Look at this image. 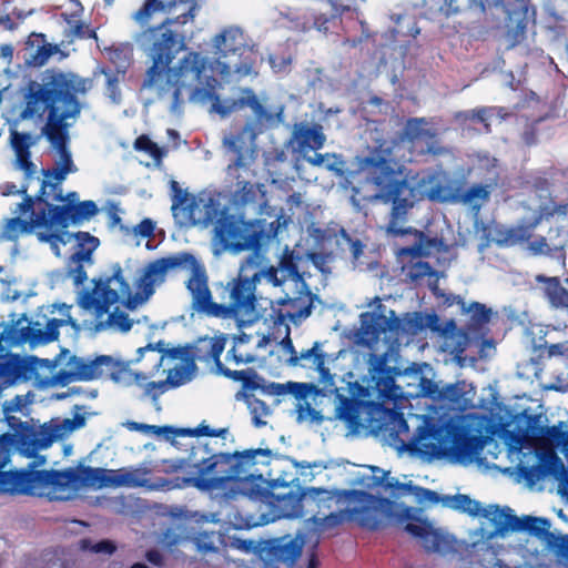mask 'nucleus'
<instances>
[{
  "instance_id": "obj_1",
  "label": "nucleus",
  "mask_w": 568,
  "mask_h": 568,
  "mask_svg": "<svg viewBox=\"0 0 568 568\" xmlns=\"http://www.w3.org/2000/svg\"><path fill=\"white\" fill-rule=\"evenodd\" d=\"M214 48L219 55L214 62H209L207 58L196 51L185 53L174 70H169V79L159 85L158 97L169 95L172 108L176 109L183 102V91L187 90L191 101L201 103L211 101L212 111L223 118L248 106L256 119H271L272 115L251 88L242 89V95L239 99L222 101L216 93L220 80L227 81L232 73L246 77L253 70L254 61L251 57H243L247 50L240 29L229 28L216 34Z\"/></svg>"
},
{
  "instance_id": "obj_2",
  "label": "nucleus",
  "mask_w": 568,
  "mask_h": 568,
  "mask_svg": "<svg viewBox=\"0 0 568 568\" xmlns=\"http://www.w3.org/2000/svg\"><path fill=\"white\" fill-rule=\"evenodd\" d=\"M358 170L365 175L366 181L376 187V196L383 203L392 205L386 232L395 237L413 236L410 245L399 247L396 252L400 260L409 258L406 265L407 277L415 284H420L425 277H428V285L437 287V271L428 262H415V260L439 252L443 241L436 236L430 237L423 231L404 226L410 210L422 199L420 192L406 180L399 179L390 161L379 153H372L361 159Z\"/></svg>"
},
{
  "instance_id": "obj_3",
  "label": "nucleus",
  "mask_w": 568,
  "mask_h": 568,
  "mask_svg": "<svg viewBox=\"0 0 568 568\" xmlns=\"http://www.w3.org/2000/svg\"><path fill=\"white\" fill-rule=\"evenodd\" d=\"M92 80L57 68L47 69L40 80H29L21 89L23 119L42 118L47 121L42 134L59 154L54 165L77 172L71 152L68 149L69 119H77L82 110L79 94H85Z\"/></svg>"
},
{
  "instance_id": "obj_4",
  "label": "nucleus",
  "mask_w": 568,
  "mask_h": 568,
  "mask_svg": "<svg viewBox=\"0 0 568 568\" xmlns=\"http://www.w3.org/2000/svg\"><path fill=\"white\" fill-rule=\"evenodd\" d=\"M164 10L169 17L155 27L143 30L138 42L144 48L148 57L152 61L148 69L142 87L144 89L159 90L162 81L169 79L170 64L179 51L185 50V37L173 26H184L193 21L199 4L196 0H146L144 4L134 13V19L140 24H145L151 14L155 11Z\"/></svg>"
},
{
  "instance_id": "obj_5",
  "label": "nucleus",
  "mask_w": 568,
  "mask_h": 568,
  "mask_svg": "<svg viewBox=\"0 0 568 568\" xmlns=\"http://www.w3.org/2000/svg\"><path fill=\"white\" fill-rule=\"evenodd\" d=\"M185 287L191 294V306L199 314L221 320H236L255 308V284L247 277L239 276L227 284L214 285L219 302H214L209 287L205 265L200 261L195 274L190 275Z\"/></svg>"
},
{
  "instance_id": "obj_6",
  "label": "nucleus",
  "mask_w": 568,
  "mask_h": 568,
  "mask_svg": "<svg viewBox=\"0 0 568 568\" xmlns=\"http://www.w3.org/2000/svg\"><path fill=\"white\" fill-rule=\"evenodd\" d=\"M93 288L85 290L79 297V306L93 314V327L95 333L111 331L128 333L133 326V320L124 311L110 307L120 301V294L130 293V284L123 276L122 266L119 263L112 265V274L105 278L93 280Z\"/></svg>"
},
{
  "instance_id": "obj_7",
  "label": "nucleus",
  "mask_w": 568,
  "mask_h": 568,
  "mask_svg": "<svg viewBox=\"0 0 568 568\" xmlns=\"http://www.w3.org/2000/svg\"><path fill=\"white\" fill-rule=\"evenodd\" d=\"M267 448L245 449L243 452L219 453L203 457L194 466L197 476L193 477V487L202 491L219 489L226 481L248 475L257 458H270Z\"/></svg>"
},
{
  "instance_id": "obj_8",
  "label": "nucleus",
  "mask_w": 568,
  "mask_h": 568,
  "mask_svg": "<svg viewBox=\"0 0 568 568\" xmlns=\"http://www.w3.org/2000/svg\"><path fill=\"white\" fill-rule=\"evenodd\" d=\"M334 496L333 491L316 487L306 488L300 495H287L283 499L284 507L290 505L291 508L285 509L283 515L287 518H303L307 513H312L308 520H312L320 534L333 530L345 521H349V508L331 513L324 517L317 516L323 507L331 508Z\"/></svg>"
},
{
  "instance_id": "obj_9",
  "label": "nucleus",
  "mask_w": 568,
  "mask_h": 568,
  "mask_svg": "<svg viewBox=\"0 0 568 568\" xmlns=\"http://www.w3.org/2000/svg\"><path fill=\"white\" fill-rule=\"evenodd\" d=\"M44 211L45 230L39 232L38 240L49 243L57 255L60 254L59 243L65 244L67 233L63 230L70 225H79L98 214L99 209L94 201L85 200L80 203L51 204Z\"/></svg>"
},
{
  "instance_id": "obj_10",
  "label": "nucleus",
  "mask_w": 568,
  "mask_h": 568,
  "mask_svg": "<svg viewBox=\"0 0 568 568\" xmlns=\"http://www.w3.org/2000/svg\"><path fill=\"white\" fill-rule=\"evenodd\" d=\"M477 7L485 12L486 8L501 7L507 13V37L510 47L524 41L529 22L534 21L535 10L530 8L529 0H516L514 7L509 8L505 0H444L440 11L449 17L460 12L463 9Z\"/></svg>"
},
{
  "instance_id": "obj_11",
  "label": "nucleus",
  "mask_w": 568,
  "mask_h": 568,
  "mask_svg": "<svg viewBox=\"0 0 568 568\" xmlns=\"http://www.w3.org/2000/svg\"><path fill=\"white\" fill-rule=\"evenodd\" d=\"M363 496L364 500L359 507L348 509L349 521H355L362 528L377 530L390 525H402L410 518L408 507H400L384 497L365 493Z\"/></svg>"
},
{
  "instance_id": "obj_12",
  "label": "nucleus",
  "mask_w": 568,
  "mask_h": 568,
  "mask_svg": "<svg viewBox=\"0 0 568 568\" xmlns=\"http://www.w3.org/2000/svg\"><path fill=\"white\" fill-rule=\"evenodd\" d=\"M316 300L317 296L311 292L308 285L301 281L296 295L291 297L286 294L277 300L272 306L270 317L274 326L285 325L288 329V322L297 325L312 314Z\"/></svg>"
},
{
  "instance_id": "obj_13",
  "label": "nucleus",
  "mask_w": 568,
  "mask_h": 568,
  "mask_svg": "<svg viewBox=\"0 0 568 568\" xmlns=\"http://www.w3.org/2000/svg\"><path fill=\"white\" fill-rule=\"evenodd\" d=\"M490 523L494 525V535L504 536L508 531H528L537 538L551 542L555 535L549 531L550 521L547 518L524 516L521 518L513 514L509 507L495 506Z\"/></svg>"
},
{
  "instance_id": "obj_14",
  "label": "nucleus",
  "mask_w": 568,
  "mask_h": 568,
  "mask_svg": "<svg viewBox=\"0 0 568 568\" xmlns=\"http://www.w3.org/2000/svg\"><path fill=\"white\" fill-rule=\"evenodd\" d=\"M151 469L134 468L113 471V487L144 488L148 491H171L193 487V477H173L150 479Z\"/></svg>"
},
{
  "instance_id": "obj_15",
  "label": "nucleus",
  "mask_w": 568,
  "mask_h": 568,
  "mask_svg": "<svg viewBox=\"0 0 568 568\" xmlns=\"http://www.w3.org/2000/svg\"><path fill=\"white\" fill-rule=\"evenodd\" d=\"M200 261L192 253L185 251L156 258L149 263L141 278L146 297L153 293V285L155 283L164 281L168 271L183 268L189 271L190 275H193Z\"/></svg>"
},
{
  "instance_id": "obj_16",
  "label": "nucleus",
  "mask_w": 568,
  "mask_h": 568,
  "mask_svg": "<svg viewBox=\"0 0 568 568\" xmlns=\"http://www.w3.org/2000/svg\"><path fill=\"white\" fill-rule=\"evenodd\" d=\"M214 241L223 251L241 252L258 245L255 233L250 234L233 215L220 217L214 225Z\"/></svg>"
},
{
  "instance_id": "obj_17",
  "label": "nucleus",
  "mask_w": 568,
  "mask_h": 568,
  "mask_svg": "<svg viewBox=\"0 0 568 568\" xmlns=\"http://www.w3.org/2000/svg\"><path fill=\"white\" fill-rule=\"evenodd\" d=\"M55 362L64 364L77 381H93L105 374L114 375L113 367L115 363L113 358L108 355H100L94 359L87 361L82 357L71 355L68 349H62L57 356Z\"/></svg>"
},
{
  "instance_id": "obj_18",
  "label": "nucleus",
  "mask_w": 568,
  "mask_h": 568,
  "mask_svg": "<svg viewBox=\"0 0 568 568\" xmlns=\"http://www.w3.org/2000/svg\"><path fill=\"white\" fill-rule=\"evenodd\" d=\"M283 345L290 353L288 363L291 366L315 369L320 374V382L322 384H325L326 387L333 385V374L326 367L327 354L323 351L321 342H314L311 348L297 352L291 338L286 336L283 339Z\"/></svg>"
},
{
  "instance_id": "obj_19",
  "label": "nucleus",
  "mask_w": 568,
  "mask_h": 568,
  "mask_svg": "<svg viewBox=\"0 0 568 568\" xmlns=\"http://www.w3.org/2000/svg\"><path fill=\"white\" fill-rule=\"evenodd\" d=\"M6 422L14 430L13 434H3L11 436L10 452L13 450V447L22 446L24 452L32 453L39 447H50L52 445V437L43 435L42 425L38 427L30 425L28 422H22L10 414H6Z\"/></svg>"
},
{
  "instance_id": "obj_20",
  "label": "nucleus",
  "mask_w": 568,
  "mask_h": 568,
  "mask_svg": "<svg viewBox=\"0 0 568 568\" xmlns=\"http://www.w3.org/2000/svg\"><path fill=\"white\" fill-rule=\"evenodd\" d=\"M225 339L221 337H205L199 342L194 347L193 357L201 362L213 361L216 367V372L233 381L240 382L241 384L245 379L246 375L250 374V368L246 369H231L226 367L220 359L221 354L224 351Z\"/></svg>"
},
{
  "instance_id": "obj_21",
  "label": "nucleus",
  "mask_w": 568,
  "mask_h": 568,
  "mask_svg": "<svg viewBox=\"0 0 568 568\" xmlns=\"http://www.w3.org/2000/svg\"><path fill=\"white\" fill-rule=\"evenodd\" d=\"M11 436L0 435V493L9 495H26V469L3 470L10 464Z\"/></svg>"
},
{
  "instance_id": "obj_22",
  "label": "nucleus",
  "mask_w": 568,
  "mask_h": 568,
  "mask_svg": "<svg viewBox=\"0 0 568 568\" xmlns=\"http://www.w3.org/2000/svg\"><path fill=\"white\" fill-rule=\"evenodd\" d=\"M404 530L420 539L422 546L427 552L446 554L453 548L448 536L433 529L426 520L417 519L415 523H407Z\"/></svg>"
},
{
  "instance_id": "obj_23",
  "label": "nucleus",
  "mask_w": 568,
  "mask_h": 568,
  "mask_svg": "<svg viewBox=\"0 0 568 568\" xmlns=\"http://www.w3.org/2000/svg\"><path fill=\"white\" fill-rule=\"evenodd\" d=\"M36 361V357L0 354V384L11 386L20 379H29Z\"/></svg>"
},
{
  "instance_id": "obj_24",
  "label": "nucleus",
  "mask_w": 568,
  "mask_h": 568,
  "mask_svg": "<svg viewBox=\"0 0 568 568\" xmlns=\"http://www.w3.org/2000/svg\"><path fill=\"white\" fill-rule=\"evenodd\" d=\"M58 52L59 44L49 43L43 33L32 32L24 42L23 60L29 67L41 68Z\"/></svg>"
},
{
  "instance_id": "obj_25",
  "label": "nucleus",
  "mask_w": 568,
  "mask_h": 568,
  "mask_svg": "<svg viewBox=\"0 0 568 568\" xmlns=\"http://www.w3.org/2000/svg\"><path fill=\"white\" fill-rule=\"evenodd\" d=\"M11 148L16 153V165L24 173V180H31L37 172L36 164L31 161V146L36 144V139L29 132H10Z\"/></svg>"
},
{
  "instance_id": "obj_26",
  "label": "nucleus",
  "mask_w": 568,
  "mask_h": 568,
  "mask_svg": "<svg viewBox=\"0 0 568 568\" xmlns=\"http://www.w3.org/2000/svg\"><path fill=\"white\" fill-rule=\"evenodd\" d=\"M334 378L335 376L333 375V379ZM323 389L335 394V418L345 422L349 427H357L359 425V408L362 402L355 397L341 394L338 388L335 387L334 381L332 386L326 387L325 384H323Z\"/></svg>"
},
{
  "instance_id": "obj_27",
  "label": "nucleus",
  "mask_w": 568,
  "mask_h": 568,
  "mask_svg": "<svg viewBox=\"0 0 568 568\" xmlns=\"http://www.w3.org/2000/svg\"><path fill=\"white\" fill-rule=\"evenodd\" d=\"M293 140L301 151H316L324 146L326 136L320 123L301 122L294 125Z\"/></svg>"
},
{
  "instance_id": "obj_28",
  "label": "nucleus",
  "mask_w": 568,
  "mask_h": 568,
  "mask_svg": "<svg viewBox=\"0 0 568 568\" xmlns=\"http://www.w3.org/2000/svg\"><path fill=\"white\" fill-rule=\"evenodd\" d=\"M44 227V211L39 210L30 220H22L19 216L8 219L3 225V235L9 241H16L21 234H30L34 229Z\"/></svg>"
},
{
  "instance_id": "obj_29",
  "label": "nucleus",
  "mask_w": 568,
  "mask_h": 568,
  "mask_svg": "<svg viewBox=\"0 0 568 568\" xmlns=\"http://www.w3.org/2000/svg\"><path fill=\"white\" fill-rule=\"evenodd\" d=\"M73 485L93 486L97 488L113 487V470L80 465L74 468Z\"/></svg>"
},
{
  "instance_id": "obj_30",
  "label": "nucleus",
  "mask_w": 568,
  "mask_h": 568,
  "mask_svg": "<svg viewBox=\"0 0 568 568\" xmlns=\"http://www.w3.org/2000/svg\"><path fill=\"white\" fill-rule=\"evenodd\" d=\"M446 505L452 509L467 514L471 517L481 516L490 520L496 505H490L488 508H483L481 504L471 499L468 495L456 494L453 497H445Z\"/></svg>"
},
{
  "instance_id": "obj_31",
  "label": "nucleus",
  "mask_w": 568,
  "mask_h": 568,
  "mask_svg": "<svg viewBox=\"0 0 568 568\" xmlns=\"http://www.w3.org/2000/svg\"><path fill=\"white\" fill-rule=\"evenodd\" d=\"M372 381L377 392L385 398H392L395 389V377L393 369L387 366L385 359L379 358L371 368Z\"/></svg>"
},
{
  "instance_id": "obj_32",
  "label": "nucleus",
  "mask_w": 568,
  "mask_h": 568,
  "mask_svg": "<svg viewBox=\"0 0 568 568\" xmlns=\"http://www.w3.org/2000/svg\"><path fill=\"white\" fill-rule=\"evenodd\" d=\"M384 158L387 160L386 156H384ZM388 161H390L394 170L398 172L399 179L406 180L410 185L415 186L420 192V194H422L420 200H423L425 196V192H423L416 184L412 183L406 178H403L400 168H397L396 163L393 160L388 159ZM435 178H436L435 175H432V178L429 179V182L432 183V185L426 191L427 197L430 201H436V202H440V203L456 202L457 193H454L449 186L443 184L440 181L434 182Z\"/></svg>"
},
{
  "instance_id": "obj_33",
  "label": "nucleus",
  "mask_w": 568,
  "mask_h": 568,
  "mask_svg": "<svg viewBox=\"0 0 568 568\" xmlns=\"http://www.w3.org/2000/svg\"><path fill=\"white\" fill-rule=\"evenodd\" d=\"M77 241L75 251L70 256L71 262H85L91 264L93 252L98 248L100 241L89 232H77L73 234Z\"/></svg>"
},
{
  "instance_id": "obj_34",
  "label": "nucleus",
  "mask_w": 568,
  "mask_h": 568,
  "mask_svg": "<svg viewBox=\"0 0 568 568\" xmlns=\"http://www.w3.org/2000/svg\"><path fill=\"white\" fill-rule=\"evenodd\" d=\"M85 424V417L81 414L74 415L73 418H65L61 423L50 422L42 425L43 435L52 437V443L57 439L62 438L67 434L83 427Z\"/></svg>"
},
{
  "instance_id": "obj_35",
  "label": "nucleus",
  "mask_w": 568,
  "mask_h": 568,
  "mask_svg": "<svg viewBox=\"0 0 568 568\" xmlns=\"http://www.w3.org/2000/svg\"><path fill=\"white\" fill-rule=\"evenodd\" d=\"M302 547L295 540L274 542L267 548V557L277 564L292 565L301 555Z\"/></svg>"
},
{
  "instance_id": "obj_36",
  "label": "nucleus",
  "mask_w": 568,
  "mask_h": 568,
  "mask_svg": "<svg viewBox=\"0 0 568 568\" xmlns=\"http://www.w3.org/2000/svg\"><path fill=\"white\" fill-rule=\"evenodd\" d=\"M389 327L386 322V315L376 312H365L361 314V328L365 336L371 341H377L382 334Z\"/></svg>"
},
{
  "instance_id": "obj_37",
  "label": "nucleus",
  "mask_w": 568,
  "mask_h": 568,
  "mask_svg": "<svg viewBox=\"0 0 568 568\" xmlns=\"http://www.w3.org/2000/svg\"><path fill=\"white\" fill-rule=\"evenodd\" d=\"M539 433L540 444L544 447L568 450V429L562 427V423H559V425L540 427Z\"/></svg>"
},
{
  "instance_id": "obj_38",
  "label": "nucleus",
  "mask_w": 568,
  "mask_h": 568,
  "mask_svg": "<svg viewBox=\"0 0 568 568\" xmlns=\"http://www.w3.org/2000/svg\"><path fill=\"white\" fill-rule=\"evenodd\" d=\"M449 433L453 437V447L459 455L469 456L476 450L479 443L477 436L468 435L459 426H453Z\"/></svg>"
},
{
  "instance_id": "obj_39",
  "label": "nucleus",
  "mask_w": 568,
  "mask_h": 568,
  "mask_svg": "<svg viewBox=\"0 0 568 568\" xmlns=\"http://www.w3.org/2000/svg\"><path fill=\"white\" fill-rule=\"evenodd\" d=\"M236 179L235 190L233 192V199L235 203L246 205L255 203L257 200V193L262 192L263 185L253 184L250 181L242 180L240 174L234 175Z\"/></svg>"
},
{
  "instance_id": "obj_40",
  "label": "nucleus",
  "mask_w": 568,
  "mask_h": 568,
  "mask_svg": "<svg viewBox=\"0 0 568 568\" xmlns=\"http://www.w3.org/2000/svg\"><path fill=\"white\" fill-rule=\"evenodd\" d=\"M240 493L251 500L263 503L272 495L271 490L263 485L262 476L253 478L251 475L242 481Z\"/></svg>"
},
{
  "instance_id": "obj_41",
  "label": "nucleus",
  "mask_w": 568,
  "mask_h": 568,
  "mask_svg": "<svg viewBox=\"0 0 568 568\" xmlns=\"http://www.w3.org/2000/svg\"><path fill=\"white\" fill-rule=\"evenodd\" d=\"M462 314L469 315V327L474 329L483 328L491 318V310L479 302H471L469 305L466 304Z\"/></svg>"
},
{
  "instance_id": "obj_42",
  "label": "nucleus",
  "mask_w": 568,
  "mask_h": 568,
  "mask_svg": "<svg viewBox=\"0 0 568 568\" xmlns=\"http://www.w3.org/2000/svg\"><path fill=\"white\" fill-rule=\"evenodd\" d=\"M48 185H49V181L42 180L40 190L36 196H31L27 193L22 194L24 197H23V201L18 204V212H20L21 214L30 213L31 217H33V214H37L39 212V211H34L36 203L39 205H42L41 209H49L50 202L48 201V194H47Z\"/></svg>"
},
{
  "instance_id": "obj_43",
  "label": "nucleus",
  "mask_w": 568,
  "mask_h": 568,
  "mask_svg": "<svg viewBox=\"0 0 568 568\" xmlns=\"http://www.w3.org/2000/svg\"><path fill=\"white\" fill-rule=\"evenodd\" d=\"M235 398L237 400L245 402L252 414L253 424L256 427H261L262 425L265 424L264 422L261 420V417L267 416L270 414V408L265 402L246 392H237L235 394Z\"/></svg>"
},
{
  "instance_id": "obj_44",
  "label": "nucleus",
  "mask_w": 568,
  "mask_h": 568,
  "mask_svg": "<svg viewBox=\"0 0 568 568\" xmlns=\"http://www.w3.org/2000/svg\"><path fill=\"white\" fill-rule=\"evenodd\" d=\"M67 323H71L74 325L72 318L69 321L60 320V318H50L48 320L45 327L43 329L37 328L32 329V338L40 343H50L54 342L60 336V327L65 325Z\"/></svg>"
},
{
  "instance_id": "obj_45",
  "label": "nucleus",
  "mask_w": 568,
  "mask_h": 568,
  "mask_svg": "<svg viewBox=\"0 0 568 568\" xmlns=\"http://www.w3.org/2000/svg\"><path fill=\"white\" fill-rule=\"evenodd\" d=\"M490 190L488 185L473 184L462 194L457 193V201L469 204L473 209L479 210L481 203L489 200Z\"/></svg>"
},
{
  "instance_id": "obj_46",
  "label": "nucleus",
  "mask_w": 568,
  "mask_h": 568,
  "mask_svg": "<svg viewBox=\"0 0 568 568\" xmlns=\"http://www.w3.org/2000/svg\"><path fill=\"white\" fill-rule=\"evenodd\" d=\"M53 474L50 470L26 469V495H36L37 489L51 487Z\"/></svg>"
},
{
  "instance_id": "obj_47",
  "label": "nucleus",
  "mask_w": 568,
  "mask_h": 568,
  "mask_svg": "<svg viewBox=\"0 0 568 568\" xmlns=\"http://www.w3.org/2000/svg\"><path fill=\"white\" fill-rule=\"evenodd\" d=\"M68 29L65 37L72 42L74 39H98L97 32L84 22L77 19V14L65 18Z\"/></svg>"
},
{
  "instance_id": "obj_48",
  "label": "nucleus",
  "mask_w": 568,
  "mask_h": 568,
  "mask_svg": "<svg viewBox=\"0 0 568 568\" xmlns=\"http://www.w3.org/2000/svg\"><path fill=\"white\" fill-rule=\"evenodd\" d=\"M534 349L539 359H551L554 357L568 358V338L551 344L545 342L544 344L536 345Z\"/></svg>"
},
{
  "instance_id": "obj_49",
  "label": "nucleus",
  "mask_w": 568,
  "mask_h": 568,
  "mask_svg": "<svg viewBox=\"0 0 568 568\" xmlns=\"http://www.w3.org/2000/svg\"><path fill=\"white\" fill-rule=\"evenodd\" d=\"M500 236L498 242L506 245H517L525 242L528 244V241L532 237L524 223L506 229L500 232Z\"/></svg>"
},
{
  "instance_id": "obj_50",
  "label": "nucleus",
  "mask_w": 568,
  "mask_h": 568,
  "mask_svg": "<svg viewBox=\"0 0 568 568\" xmlns=\"http://www.w3.org/2000/svg\"><path fill=\"white\" fill-rule=\"evenodd\" d=\"M133 146L136 151L148 153L155 161L156 164H160L165 155V151L162 148H160L155 142H153L146 134H141L140 136H138L134 141Z\"/></svg>"
},
{
  "instance_id": "obj_51",
  "label": "nucleus",
  "mask_w": 568,
  "mask_h": 568,
  "mask_svg": "<svg viewBox=\"0 0 568 568\" xmlns=\"http://www.w3.org/2000/svg\"><path fill=\"white\" fill-rule=\"evenodd\" d=\"M171 191H172V211L173 214L176 216L178 210L182 211H189V213H192L193 210V201H189V194L186 191H184L180 184L172 180L171 181Z\"/></svg>"
},
{
  "instance_id": "obj_52",
  "label": "nucleus",
  "mask_w": 568,
  "mask_h": 568,
  "mask_svg": "<svg viewBox=\"0 0 568 568\" xmlns=\"http://www.w3.org/2000/svg\"><path fill=\"white\" fill-rule=\"evenodd\" d=\"M527 248L531 255H549L554 256L557 252L560 253L561 256H565L564 245L550 247L547 239L545 236H537L534 240H529L527 244Z\"/></svg>"
},
{
  "instance_id": "obj_53",
  "label": "nucleus",
  "mask_w": 568,
  "mask_h": 568,
  "mask_svg": "<svg viewBox=\"0 0 568 568\" xmlns=\"http://www.w3.org/2000/svg\"><path fill=\"white\" fill-rule=\"evenodd\" d=\"M541 468L544 475H552L555 477L561 476L566 471L562 460L554 450H549L544 454L541 458Z\"/></svg>"
},
{
  "instance_id": "obj_54",
  "label": "nucleus",
  "mask_w": 568,
  "mask_h": 568,
  "mask_svg": "<svg viewBox=\"0 0 568 568\" xmlns=\"http://www.w3.org/2000/svg\"><path fill=\"white\" fill-rule=\"evenodd\" d=\"M397 485L413 491L419 503L438 504L442 500L446 503L445 497L442 498L440 495L438 493H436L435 490H432V489H428L425 487L413 486L412 484H397Z\"/></svg>"
},
{
  "instance_id": "obj_55",
  "label": "nucleus",
  "mask_w": 568,
  "mask_h": 568,
  "mask_svg": "<svg viewBox=\"0 0 568 568\" xmlns=\"http://www.w3.org/2000/svg\"><path fill=\"white\" fill-rule=\"evenodd\" d=\"M385 430H388L390 436L396 437L399 435L408 434L409 426L404 417V414L400 412L390 410Z\"/></svg>"
},
{
  "instance_id": "obj_56",
  "label": "nucleus",
  "mask_w": 568,
  "mask_h": 568,
  "mask_svg": "<svg viewBox=\"0 0 568 568\" xmlns=\"http://www.w3.org/2000/svg\"><path fill=\"white\" fill-rule=\"evenodd\" d=\"M24 329L17 331L13 328L6 327L0 333V354L1 355H16L2 346V342H8L10 345H16L21 341H26L27 336L23 334Z\"/></svg>"
},
{
  "instance_id": "obj_57",
  "label": "nucleus",
  "mask_w": 568,
  "mask_h": 568,
  "mask_svg": "<svg viewBox=\"0 0 568 568\" xmlns=\"http://www.w3.org/2000/svg\"><path fill=\"white\" fill-rule=\"evenodd\" d=\"M331 18L323 13L312 12L310 16H305V22L303 23V31L316 29L320 32L326 33L328 31V23Z\"/></svg>"
},
{
  "instance_id": "obj_58",
  "label": "nucleus",
  "mask_w": 568,
  "mask_h": 568,
  "mask_svg": "<svg viewBox=\"0 0 568 568\" xmlns=\"http://www.w3.org/2000/svg\"><path fill=\"white\" fill-rule=\"evenodd\" d=\"M51 474H53L54 476H52V484H51V487H67L69 485H73L74 483V478H75V473H74V468H67V469H63V470H55V469H51Z\"/></svg>"
},
{
  "instance_id": "obj_59",
  "label": "nucleus",
  "mask_w": 568,
  "mask_h": 568,
  "mask_svg": "<svg viewBox=\"0 0 568 568\" xmlns=\"http://www.w3.org/2000/svg\"><path fill=\"white\" fill-rule=\"evenodd\" d=\"M280 267L282 271L286 272L290 276H295L300 278L298 274V267L296 263V258L294 256V253L288 251L287 248L284 251L281 260H280Z\"/></svg>"
},
{
  "instance_id": "obj_60",
  "label": "nucleus",
  "mask_w": 568,
  "mask_h": 568,
  "mask_svg": "<svg viewBox=\"0 0 568 568\" xmlns=\"http://www.w3.org/2000/svg\"><path fill=\"white\" fill-rule=\"evenodd\" d=\"M255 356L251 353H242L236 346H233L226 352L225 361L233 363L235 366L242 364H250L254 362Z\"/></svg>"
},
{
  "instance_id": "obj_61",
  "label": "nucleus",
  "mask_w": 568,
  "mask_h": 568,
  "mask_svg": "<svg viewBox=\"0 0 568 568\" xmlns=\"http://www.w3.org/2000/svg\"><path fill=\"white\" fill-rule=\"evenodd\" d=\"M213 537L214 532L203 531L197 534V536L194 538L196 548L202 552H210L216 550L217 548L214 545Z\"/></svg>"
},
{
  "instance_id": "obj_62",
  "label": "nucleus",
  "mask_w": 568,
  "mask_h": 568,
  "mask_svg": "<svg viewBox=\"0 0 568 568\" xmlns=\"http://www.w3.org/2000/svg\"><path fill=\"white\" fill-rule=\"evenodd\" d=\"M144 395L151 397L152 400H158V398L168 390V382H149L144 384Z\"/></svg>"
},
{
  "instance_id": "obj_63",
  "label": "nucleus",
  "mask_w": 568,
  "mask_h": 568,
  "mask_svg": "<svg viewBox=\"0 0 568 568\" xmlns=\"http://www.w3.org/2000/svg\"><path fill=\"white\" fill-rule=\"evenodd\" d=\"M324 168L335 173L337 176H342L344 174L345 161L341 155L335 153H329L327 161H325Z\"/></svg>"
},
{
  "instance_id": "obj_64",
  "label": "nucleus",
  "mask_w": 568,
  "mask_h": 568,
  "mask_svg": "<svg viewBox=\"0 0 568 568\" xmlns=\"http://www.w3.org/2000/svg\"><path fill=\"white\" fill-rule=\"evenodd\" d=\"M164 381L168 382V386H170V387H179L186 381L185 367L178 366L173 369H170L168 378Z\"/></svg>"
}]
</instances>
